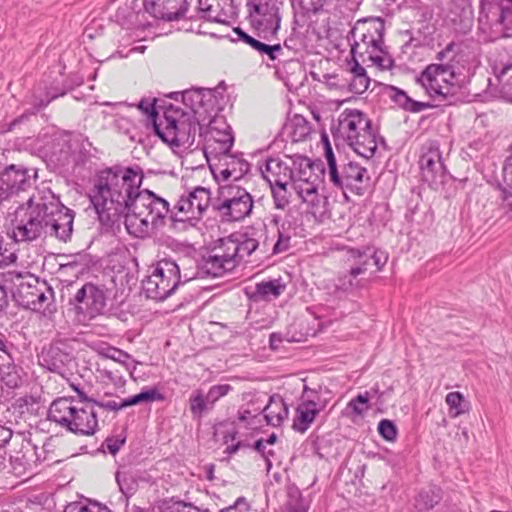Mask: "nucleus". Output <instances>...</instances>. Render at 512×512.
<instances>
[{
    "instance_id": "f257e3e1",
    "label": "nucleus",
    "mask_w": 512,
    "mask_h": 512,
    "mask_svg": "<svg viewBox=\"0 0 512 512\" xmlns=\"http://www.w3.org/2000/svg\"><path fill=\"white\" fill-rule=\"evenodd\" d=\"M142 180L138 167H113L101 173L91 202L103 225L112 227L123 217L127 232L144 238L163 223L169 203L150 190H140Z\"/></svg>"
},
{
    "instance_id": "f03ea898",
    "label": "nucleus",
    "mask_w": 512,
    "mask_h": 512,
    "mask_svg": "<svg viewBox=\"0 0 512 512\" xmlns=\"http://www.w3.org/2000/svg\"><path fill=\"white\" fill-rule=\"evenodd\" d=\"M75 213L65 207L49 189L33 194L20 205L10 220V237L15 242H32L54 236L62 242L71 239Z\"/></svg>"
},
{
    "instance_id": "7ed1b4c3",
    "label": "nucleus",
    "mask_w": 512,
    "mask_h": 512,
    "mask_svg": "<svg viewBox=\"0 0 512 512\" xmlns=\"http://www.w3.org/2000/svg\"><path fill=\"white\" fill-rule=\"evenodd\" d=\"M438 63L428 65L417 82L433 98L447 99L459 87V76L464 68V51L459 43L451 42L436 54Z\"/></svg>"
},
{
    "instance_id": "20e7f679",
    "label": "nucleus",
    "mask_w": 512,
    "mask_h": 512,
    "mask_svg": "<svg viewBox=\"0 0 512 512\" xmlns=\"http://www.w3.org/2000/svg\"><path fill=\"white\" fill-rule=\"evenodd\" d=\"M385 24L381 18L360 19L350 31L354 40L351 45L353 60L360 58L362 62L371 61L381 68H387L392 60L385 56L384 45Z\"/></svg>"
},
{
    "instance_id": "39448f33",
    "label": "nucleus",
    "mask_w": 512,
    "mask_h": 512,
    "mask_svg": "<svg viewBox=\"0 0 512 512\" xmlns=\"http://www.w3.org/2000/svg\"><path fill=\"white\" fill-rule=\"evenodd\" d=\"M48 418L75 434L93 435L98 428L95 409L89 405H79L72 398L54 400L50 405Z\"/></svg>"
},
{
    "instance_id": "423d86ee",
    "label": "nucleus",
    "mask_w": 512,
    "mask_h": 512,
    "mask_svg": "<svg viewBox=\"0 0 512 512\" xmlns=\"http://www.w3.org/2000/svg\"><path fill=\"white\" fill-rule=\"evenodd\" d=\"M323 141L327 162L326 173L329 181L344 193L349 190L357 195H362L370 180L367 169L353 161L345 162L340 153L337 157L326 136L323 137Z\"/></svg>"
},
{
    "instance_id": "0eeeda50",
    "label": "nucleus",
    "mask_w": 512,
    "mask_h": 512,
    "mask_svg": "<svg viewBox=\"0 0 512 512\" xmlns=\"http://www.w3.org/2000/svg\"><path fill=\"white\" fill-rule=\"evenodd\" d=\"M337 133L360 156L368 159L377 148L371 121L357 109H345L339 116Z\"/></svg>"
},
{
    "instance_id": "6e6552de",
    "label": "nucleus",
    "mask_w": 512,
    "mask_h": 512,
    "mask_svg": "<svg viewBox=\"0 0 512 512\" xmlns=\"http://www.w3.org/2000/svg\"><path fill=\"white\" fill-rule=\"evenodd\" d=\"M199 117L170 105L163 114V118L153 121L156 134L164 141L175 146H191L194 143L197 130L201 129Z\"/></svg>"
},
{
    "instance_id": "1a4fd4ad",
    "label": "nucleus",
    "mask_w": 512,
    "mask_h": 512,
    "mask_svg": "<svg viewBox=\"0 0 512 512\" xmlns=\"http://www.w3.org/2000/svg\"><path fill=\"white\" fill-rule=\"evenodd\" d=\"M233 142L234 139L232 133L226 123L220 122L216 119L209 122L205 155L208 161H210L209 155L218 158L220 161L224 160V164L228 166L221 171L224 179H228L233 172H235V164L239 165L240 174L243 171H246L248 166L245 161L236 159L229 154L233 146Z\"/></svg>"
},
{
    "instance_id": "9d476101",
    "label": "nucleus",
    "mask_w": 512,
    "mask_h": 512,
    "mask_svg": "<svg viewBox=\"0 0 512 512\" xmlns=\"http://www.w3.org/2000/svg\"><path fill=\"white\" fill-rule=\"evenodd\" d=\"M181 280L179 266L172 260H160L142 281L147 298L163 301L174 293Z\"/></svg>"
},
{
    "instance_id": "9b49d317",
    "label": "nucleus",
    "mask_w": 512,
    "mask_h": 512,
    "mask_svg": "<svg viewBox=\"0 0 512 512\" xmlns=\"http://www.w3.org/2000/svg\"><path fill=\"white\" fill-rule=\"evenodd\" d=\"M211 204L209 189L198 186L182 194L175 204L171 218L174 222H189L195 226L205 215Z\"/></svg>"
},
{
    "instance_id": "f8f14e48",
    "label": "nucleus",
    "mask_w": 512,
    "mask_h": 512,
    "mask_svg": "<svg viewBox=\"0 0 512 512\" xmlns=\"http://www.w3.org/2000/svg\"><path fill=\"white\" fill-rule=\"evenodd\" d=\"M219 203L215 209L227 221H240L249 216L253 209V199L249 192L237 185L221 186Z\"/></svg>"
},
{
    "instance_id": "ddd939ff",
    "label": "nucleus",
    "mask_w": 512,
    "mask_h": 512,
    "mask_svg": "<svg viewBox=\"0 0 512 512\" xmlns=\"http://www.w3.org/2000/svg\"><path fill=\"white\" fill-rule=\"evenodd\" d=\"M479 29L486 33L493 27L512 28V0H481Z\"/></svg>"
},
{
    "instance_id": "4468645a",
    "label": "nucleus",
    "mask_w": 512,
    "mask_h": 512,
    "mask_svg": "<svg viewBox=\"0 0 512 512\" xmlns=\"http://www.w3.org/2000/svg\"><path fill=\"white\" fill-rule=\"evenodd\" d=\"M236 266V260L227 252V245L222 238L207 255L203 256L199 264V273L202 276L220 277Z\"/></svg>"
},
{
    "instance_id": "2eb2a0df",
    "label": "nucleus",
    "mask_w": 512,
    "mask_h": 512,
    "mask_svg": "<svg viewBox=\"0 0 512 512\" xmlns=\"http://www.w3.org/2000/svg\"><path fill=\"white\" fill-rule=\"evenodd\" d=\"M493 71L494 81L490 79L491 85H495L501 96L512 102V57L506 49L498 51L489 58Z\"/></svg>"
},
{
    "instance_id": "dca6fc26",
    "label": "nucleus",
    "mask_w": 512,
    "mask_h": 512,
    "mask_svg": "<svg viewBox=\"0 0 512 512\" xmlns=\"http://www.w3.org/2000/svg\"><path fill=\"white\" fill-rule=\"evenodd\" d=\"M350 257L355 260L359 259V262L347 273L340 274L337 277V280L333 285V289L330 291L332 295L339 296L343 293H351L362 287L361 281L358 280L357 277L367 271L370 258L359 250L354 249L350 251Z\"/></svg>"
},
{
    "instance_id": "f3484780",
    "label": "nucleus",
    "mask_w": 512,
    "mask_h": 512,
    "mask_svg": "<svg viewBox=\"0 0 512 512\" xmlns=\"http://www.w3.org/2000/svg\"><path fill=\"white\" fill-rule=\"evenodd\" d=\"M73 303L79 312L94 318L103 311L106 298L102 289L92 283H86L74 295Z\"/></svg>"
},
{
    "instance_id": "a211bd4d",
    "label": "nucleus",
    "mask_w": 512,
    "mask_h": 512,
    "mask_svg": "<svg viewBox=\"0 0 512 512\" xmlns=\"http://www.w3.org/2000/svg\"><path fill=\"white\" fill-rule=\"evenodd\" d=\"M419 164L422 177L429 183H437L444 176V165L442 163L439 147L435 143H429L423 148Z\"/></svg>"
},
{
    "instance_id": "6ab92c4d",
    "label": "nucleus",
    "mask_w": 512,
    "mask_h": 512,
    "mask_svg": "<svg viewBox=\"0 0 512 512\" xmlns=\"http://www.w3.org/2000/svg\"><path fill=\"white\" fill-rule=\"evenodd\" d=\"M4 277L6 282L17 286V293L22 301L35 309V299L39 288L38 280L28 273L24 275L16 271H8Z\"/></svg>"
},
{
    "instance_id": "aec40b11",
    "label": "nucleus",
    "mask_w": 512,
    "mask_h": 512,
    "mask_svg": "<svg viewBox=\"0 0 512 512\" xmlns=\"http://www.w3.org/2000/svg\"><path fill=\"white\" fill-rule=\"evenodd\" d=\"M263 178L270 185L289 184L293 174L291 171V162L279 158H269L264 169H261Z\"/></svg>"
},
{
    "instance_id": "412c9836",
    "label": "nucleus",
    "mask_w": 512,
    "mask_h": 512,
    "mask_svg": "<svg viewBox=\"0 0 512 512\" xmlns=\"http://www.w3.org/2000/svg\"><path fill=\"white\" fill-rule=\"evenodd\" d=\"M144 9L156 19L178 20L185 16L187 8H176L175 0H144Z\"/></svg>"
},
{
    "instance_id": "4be33fe9",
    "label": "nucleus",
    "mask_w": 512,
    "mask_h": 512,
    "mask_svg": "<svg viewBox=\"0 0 512 512\" xmlns=\"http://www.w3.org/2000/svg\"><path fill=\"white\" fill-rule=\"evenodd\" d=\"M223 239L227 245V252H230L232 258L236 260V265L245 257L250 256L260 246V239L256 238L253 233L251 235L245 233L241 236V239H234L232 237Z\"/></svg>"
},
{
    "instance_id": "5701e85b",
    "label": "nucleus",
    "mask_w": 512,
    "mask_h": 512,
    "mask_svg": "<svg viewBox=\"0 0 512 512\" xmlns=\"http://www.w3.org/2000/svg\"><path fill=\"white\" fill-rule=\"evenodd\" d=\"M320 183L319 177H313L311 181H301L292 186L302 203L312 209L313 213L319 211L323 202V198L318 191Z\"/></svg>"
},
{
    "instance_id": "b1692460",
    "label": "nucleus",
    "mask_w": 512,
    "mask_h": 512,
    "mask_svg": "<svg viewBox=\"0 0 512 512\" xmlns=\"http://www.w3.org/2000/svg\"><path fill=\"white\" fill-rule=\"evenodd\" d=\"M2 184H5L13 195L30 185L27 169L21 165H10L0 174Z\"/></svg>"
},
{
    "instance_id": "393cba45",
    "label": "nucleus",
    "mask_w": 512,
    "mask_h": 512,
    "mask_svg": "<svg viewBox=\"0 0 512 512\" xmlns=\"http://www.w3.org/2000/svg\"><path fill=\"white\" fill-rule=\"evenodd\" d=\"M320 409L312 399H303L296 408V415L293 421V429L304 433L319 414Z\"/></svg>"
},
{
    "instance_id": "a878e982",
    "label": "nucleus",
    "mask_w": 512,
    "mask_h": 512,
    "mask_svg": "<svg viewBox=\"0 0 512 512\" xmlns=\"http://www.w3.org/2000/svg\"><path fill=\"white\" fill-rule=\"evenodd\" d=\"M262 413L268 425L279 427L288 418L289 410L280 396L273 395L262 409Z\"/></svg>"
},
{
    "instance_id": "bb28decb",
    "label": "nucleus",
    "mask_w": 512,
    "mask_h": 512,
    "mask_svg": "<svg viewBox=\"0 0 512 512\" xmlns=\"http://www.w3.org/2000/svg\"><path fill=\"white\" fill-rule=\"evenodd\" d=\"M451 21L459 32L465 34L470 31L473 25V9L471 4L465 0L455 4L451 10Z\"/></svg>"
},
{
    "instance_id": "cd10ccee",
    "label": "nucleus",
    "mask_w": 512,
    "mask_h": 512,
    "mask_svg": "<svg viewBox=\"0 0 512 512\" xmlns=\"http://www.w3.org/2000/svg\"><path fill=\"white\" fill-rule=\"evenodd\" d=\"M288 161L291 162V171L293 174V178H291L292 186L295 183H299L301 181L308 182L311 181L313 177H318L313 172V167L310 162V159L303 156H295V157H287Z\"/></svg>"
},
{
    "instance_id": "c85d7f7f",
    "label": "nucleus",
    "mask_w": 512,
    "mask_h": 512,
    "mask_svg": "<svg viewBox=\"0 0 512 512\" xmlns=\"http://www.w3.org/2000/svg\"><path fill=\"white\" fill-rule=\"evenodd\" d=\"M349 91L354 94H363L370 85V78L364 67H362L358 60H353V64L349 70Z\"/></svg>"
},
{
    "instance_id": "c756f323",
    "label": "nucleus",
    "mask_w": 512,
    "mask_h": 512,
    "mask_svg": "<svg viewBox=\"0 0 512 512\" xmlns=\"http://www.w3.org/2000/svg\"><path fill=\"white\" fill-rule=\"evenodd\" d=\"M204 89H195V90H189L185 91L182 94L183 103L186 106H189L191 109V116L193 117H201L200 109L203 106L204 101Z\"/></svg>"
},
{
    "instance_id": "7c9ffc66",
    "label": "nucleus",
    "mask_w": 512,
    "mask_h": 512,
    "mask_svg": "<svg viewBox=\"0 0 512 512\" xmlns=\"http://www.w3.org/2000/svg\"><path fill=\"white\" fill-rule=\"evenodd\" d=\"M284 289L285 285L279 280L263 281L256 285V293L265 300L279 297Z\"/></svg>"
},
{
    "instance_id": "2f4dec72",
    "label": "nucleus",
    "mask_w": 512,
    "mask_h": 512,
    "mask_svg": "<svg viewBox=\"0 0 512 512\" xmlns=\"http://www.w3.org/2000/svg\"><path fill=\"white\" fill-rule=\"evenodd\" d=\"M288 184L270 185L274 207L278 210H284L290 204V192L287 189Z\"/></svg>"
},
{
    "instance_id": "473e14b6",
    "label": "nucleus",
    "mask_w": 512,
    "mask_h": 512,
    "mask_svg": "<svg viewBox=\"0 0 512 512\" xmlns=\"http://www.w3.org/2000/svg\"><path fill=\"white\" fill-rule=\"evenodd\" d=\"M163 399V395L155 388L141 391L140 393L126 398L127 407L137 405L140 403H151L154 401H160Z\"/></svg>"
},
{
    "instance_id": "72a5a7b5",
    "label": "nucleus",
    "mask_w": 512,
    "mask_h": 512,
    "mask_svg": "<svg viewBox=\"0 0 512 512\" xmlns=\"http://www.w3.org/2000/svg\"><path fill=\"white\" fill-rule=\"evenodd\" d=\"M445 401L450 408V416L455 418L465 412L464 397L460 392H450Z\"/></svg>"
},
{
    "instance_id": "f704fd0d",
    "label": "nucleus",
    "mask_w": 512,
    "mask_h": 512,
    "mask_svg": "<svg viewBox=\"0 0 512 512\" xmlns=\"http://www.w3.org/2000/svg\"><path fill=\"white\" fill-rule=\"evenodd\" d=\"M292 127L293 141L305 140L310 135L311 128L308 122L303 117L296 116L293 119Z\"/></svg>"
},
{
    "instance_id": "c9c22d12",
    "label": "nucleus",
    "mask_w": 512,
    "mask_h": 512,
    "mask_svg": "<svg viewBox=\"0 0 512 512\" xmlns=\"http://www.w3.org/2000/svg\"><path fill=\"white\" fill-rule=\"evenodd\" d=\"M13 473L18 476H24L32 473V464L28 461L26 454L11 458Z\"/></svg>"
},
{
    "instance_id": "e433bc0d",
    "label": "nucleus",
    "mask_w": 512,
    "mask_h": 512,
    "mask_svg": "<svg viewBox=\"0 0 512 512\" xmlns=\"http://www.w3.org/2000/svg\"><path fill=\"white\" fill-rule=\"evenodd\" d=\"M308 506L298 490L291 491L286 503L287 512H307Z\"/></svg>"
},
{
    "instance_id": "4c0bfd02",
    "label": "nucleus",
    "mask_w": 512,
    "mask_h": 512,
    "mask_svg": "<svg viewBox=\"0 0 512 512\" xmlns=\"http://www.w3.org/2000/svg\"><path fill=\"white\" fill-rule=\"evenodd\" d=\"M441 500L440 489L431 488L429 491H422L419 493L417 502L419 505H424L427 508H433L434 505Z\"/></svg>"
},
{
    "instance_id": "58836bf2",
    "label": "nucleus",
    "mask_w": 512,
    "mask_h": 512,
    "mask_svg": "<svg viewBox=\"0 0 512 512\" xmlns=\"http://www.w3.org/2000/svg\"><path fill=\"white\" fill-rule=\"evenodd\" d=\"M280 17L278 15V9L273 7L266 15L259 19L253 20V24L258 26H264L265 29H276L279 27Z\"/></svg>"
},
{
    "instance_id": "ea45409f",
    "label": "nucleus",
    "mask_w": 512,
    "mask_h": 512,
    "mask_svg": "<svg viewBox=\"0 0 512 512\" xmlns=\"http://www.w3.org/2000/svg\"><path fill=\"white\" fill-rule=\"evenodd\" d=\"M232 390L229 384L212 386L206 394V401L212 407L220 398L226 396Z\"/></svg>"
},
{
    "instance_id": "a19ab883",
    "label": "nucleus",
    "mask_w": 512,
    "mask_h": 512,
    "mask_svg": "<svg viewBox=\"0 0 512 512\" xmlns=\"http://www.w3.org/2000/svg\"><path fill=\"white\" fill-rule=\"evenodd\" d=\"M64 512H112L106 506L98 504L86 505L81 502H73L65 507Z\"/></svg>"
},
{
    "instance_id": "79ce46f5",
    "label": "nucleus",
    "mask_w": 512,
    "mask_h": 512,
    "mask_svg": "<svg viewBox=\"0 0 512 512\" xmlns=\"http://www.w3.org/2000/svg\"><path fill=\"white\" fill-rule=\"evenodd\" d=\"M252 48L261 55H267L270 60H275L277 58V54L282 52L280 44L268 45L257 39H255Z\"/></svg>"
},
{
    "instance_id": "37998d69",
    "label": "nucleus",
    "mask_w": 512,
    "mask_h": 512,
    "mask_svg": "<svg viewBox=\"0 0 512 512\" xmlns=\"http://www.w3.org/2000/svg\"><path fill=\"white\" fill-rule=\"evenodd\" d=\"M369 398V392L359 394L348 403V407L352 410L354 414L362 415L365 411L369 409Z\"/></svg>"
},
{
    "instance_id": "c03bdc74",
    "label": "nucleus",
    "mask_w": 512,
    "mask_h": 512,
    "mask_svg": "<svg viewBox=\"0 0 512 512\" xmlns=\"http://www.w3.org/2000/svg\"><path fill=\"white\" fill-rule=\"evenodd\" d=\"M378 432L387 441H394L397 436L395 424L388 419H383L379 422Z\"/></svg>"
},
{
    "instance_id": "a18cd8bd",
    "label": "nucleus",
    "mask_w": 512,
    "mask_h": 512,
    "mask_svg": "<svg viewBox=\"0 0 512 512\" xmlns=\"http://www.w3.org/2000/svg\"><path fill=\"white\" fill-rule=\"evenodd\" d=\"M249 7V16L251 19V22L253 23V20L259 19L266 15L273 7H275L274 4H269L268 2H259V3H253L248 4Z\"/></svg>"
},
{
    "instance_id": "49530a36",
    "label": "nucleus",
    "mask_w": 512,
    "mask_h": 512,
    "mask_svg": "<svg viewBox=\"0 0 512 512\" xmlns=\"http://www.w3.org/2000/svg\"><path fill=\"white\" fill-rule=\"evenodd\" d=\"M208 405L206 396L204 397L201 392H197L190 398V409L194 415H201Z\"/></svg>"
},
{
    "instance_id": "de8ad7c7",
    "label": "nucleus",
    "mask_w": 512,
    "mask_h": 512,
    "mask_svg": "<svg viewBox=\"0 0 512 512\" xmlns=\"http://www.w3.org/2000/svg\"><path fill=\"white\" fill-rule=\"evenodd\" d=\"M116 481L124 494L133 493L135 490V481L126 473L117 472Z\"/></svg>"
},
{
    "instance_id": "09e8293b",
    "label": "nucleus",
    "mask_w": 512,
    "mask_h": 512,
    "mask_svg": "<svg viewBox=\"0 0 512 512\" xmlns=\"http://www.w3.org/2000/svg\"><path fill=\"white\" fill-rule=\"evenodd\" d=\"M101 354L108 359L114 360L122 364H125L127 360L130 359V355L127 352L115 347H108L104 349L101 352Z\"/></svg>"
},
{
    "instance_id": "8fccbe9b",
    "label": "nucleus",
    "mask_w": 512,
    "mask_h": 512,
    "mask_svg": "<svg viewBox=\"0 0 512 512\" xmlns=\"http://www.w3.org/2000/svg\"><path fill=\"white\" fill-rule=\"evenodd\" d=\"M290 247V236L277 231V240L273 244L272 254H279L287 251Z\"/></svg>"
},
{
    "instance_id": "3c124183",
    "label": "nucleus",
    "mask_w": 512,
    "mask_h": 512,
    "mask_svg": "<svg viewBox=\"0 0 512 512\" xmlns=\"http://www.w3.org/2000/svg\"><path fill=\"white\" fill-rule=\"evenodd\" d=\"M16 259V254L4 247V238L0 235V268L14 263Z\"/></svg>"
},
{
    "instance_id": "603ef678",
    "label": "nucleus",
    "mask_w": 512,
    "mask_h": 512,
    "mask_svg": "<svg viewBox=\"0 0 512 512\" xmlns=\"http://www.w3.org/2000/svg\"><path fill=\"white\" fill-rule=\"evenodd\" d=\"M391 98L394 102H396L400 107L407 110L411 98L401 89L396 87H391Z\"/></svg>"
},
{
    "instance_id": "864d4df0",
    "label": "nucleus",
    "mask_w": 512,
    "mask_h": 512,
    "mask_svg": "<svg viewBox=\"0 0 512 512\" xmlns=\"http://www.w3.org/2000/svg\"><path fill=\"white\" fill-rule=\"evenodd\" d=\"M94 407L97 406L101 409L110 410V411H119L123 408L127 407L126 404V398L122 399L121 401L117 402L115 400H108V401H94Z\"/></svg>"
},
{
    "instance_id": "5fc2aeb1",
    "label": "nucleus",
    "mask_w": 512,
    "mask_h": 512,
    "mask_svg": "<svg viewBox=\"0 0 512 512\" xmlns=\"http://www.w3.org/2000/svg\"><path fill=\"white\" fill-rule=\"evenodd\" d=\"M219 512H255L251 510L248 505L246 499L244 497H239L233 505H230L226 508L221 509Z\"/></svg>"
},
{
    "instance_id": "6e6d98bb",
    "label": "nucleus",
    "mask_w": 512,
    "mask_h": 512,
    "mask_svg": "<svg viewBox=\"0 0 512 512\" xmlns=\"http://www.w3.org/2000/svg\"><path fill=\"white\" fill-rule=\"evenodd\" d=\"M254 448L257 452L261 453L262 456L264 457L265 459V462H266V466H267V471L270 470L271 466H272V463L270 461V458L269 456H271L273 453L271 450H269L267 453L265 452V449H266V444H265V441L263 439H259L255 442L254 444Z\"/></svg>"
},
{
    "instance_id": "4d7b16f0",
    "label": "nucleus",
    "mask_w": 512,
    "mask_h": 512,
    "mask_svg": "<svg viewBox=\"0 0 512 512\" xmlns=\"http://www.w3.org/2000/svg\"><path fill=\"white\" fill-rule=\"evenodd\" d=\"M503 182L512 190V156L508 157L503 167Z\"/></svg>"
},
{
    "instance_id": "13d9d810",
    "label": "nucleus",
    "mask_w": 512,
    "mask_h": 512,
    "mask_svg": "<svg viewBox=\"0 0 512 512\" xmlns=\"http://www.w3.org/2000/svg\"><path fill=\"white\" fill-rule=\"evenodd\" d=\"M173 512H209V509H201L190 503L179 502L176 504Z\"/></svg>"
},
{
    "instance_id": "bf43d9fd",
    "label": "nucleus",
    "mask_w": 512,
    "mask_h": 512,
    "mask_svg": "<svg viewBox=\"0 0 512 512\" xmlns=\"http://www.w3.org/2000/svg\"><path fill=\"white\" fill-rule=\"evenodd\" d=\"M260 416V413L252 415L249 410H240L238 412V419L241 422H246L249 426L253 427L256 424V419Z\"/></svg>"
},
{
    "instance_id": "052dcab7",
    "label": "nucleus",
    "mask_w": 512,
    "mask_h": 512,
    "mask_svg": "<svg viewBox=\"0 0 512 512\" xmlns=\"http://www.w3.org/2000/svg\"><path fill=\"white\" fill-rule=\"evenodd\" d=\"M124 442V439L116 438H107L105 441L107 449L113 455H115L119 451L120 447L124 444Z\"/></svg>"
},
{
    "instance_id": "680f3d73",
    "label": "nucleus",
    "mask_w": 512,
    "mask_h": 512,
    "mask_svg": "<svg viewBox=\"0 0 512 512\" xmlns=\"http://www.w3.org/2000/svg\"><path fill=\"white\" fill-rule=\"evenodd\" d=\"M138 108L152 117L156 115L154 104L150 101L141 100L138 104Z\"/></svg>"
},
{
    "instance_id": "e2e57ef3",
    "label": "nucleus",
    "mask_w": 512,
    "mask_h": 512,
    "mask_svg": "<svg viewBox=\"0 0 512 512\" xmlns=\"http://www.w3.org/2000/svg\"><path fill=\"white\" fill-rule=\"evenodd\" d=\"M428 107H430V105L428 103L419 102V101H415V100L411 99L409 106L407 108V111L417 113V112H421V111L427 109Z\"/></svg>"
},
{
    "instance_id": "0e129e2a",
    "label": "nucleus",
    "mask_w": 512,
    "mask_h": 512,
    "mask_svg": "<svg viewBox=\"0 0 512 512\" xmlns=\"http://www.w3.org/2000/svg\"><path fill=\"white\" fill-rule=\"evenodd\" d=\"M234 32L237 34V36H238V38L240 40H242L243 42L248 44L250 47H252V45H253V43L255 41V38H253L252 36L248 35L246 32H244L239 27L234 28Z\"/></svg>"
},
{
    "instance_id": "69168bd1",
    "label": "nucleus",
    "mask_w": 512,
    "mask_h": 512,
    "mask_svg": "<svg viewBox=\"0 0 512 512\" xmlns=\"http://www.w3.org/2000/svg\"><path fill=\"white\" fill-rule=\"evenodd\" d=\"M370 258L373 261V264L376 266L377 270H380L387 260L386 256L383 254H378L377 252L373 253Z\"/></svg>"
},
{
    "instance_id": "338daca9",
    "label": "nucleus",
    "mask_w": 512,
    "mask_h": 512,
    "mask_svg": "<svg viewBox=\"0 0 512 512\" xmlns=\"http://www.w3.org/2000/svg\"><path fill=\"white\" fill-rule=\"evenodd\" d=\"M283 336L281 333H272L270 335V347L273 349V350H276L278 349L279 347V344L283 342Z\"/></svg>"
},
{
    "instance_id": "774afa93",
    "label": "nucleus",
    "mask_w": 512,
    "mask_h": 512,
    "mask_svg": "<svg viewBox=\"0 0 512 512\" xmlns=\"http://www.w3.org/2000/svg\"><path fill=\"white\" fill-rule=\"evenodd\" d=\"M11 436H12L11 430L0 425V446L7 443L10 440Z\"/></svg>"
}]
</instances>
